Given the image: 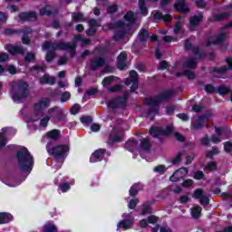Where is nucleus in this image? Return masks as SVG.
<instances>
[{"label": "nucleus", "mask_w": 232, "mask_h": 232, "mask_svg": "<svg viewBox=\"0 0 232 232\" xmlns=\"http://www.w3.org/2000/svg\"><path fill=\"white\" fill-rule=\"evenodd\" d=\"M42 48L43 50H49L45 56V60L47 61V63H52V61H53V59L55 58V53L53 52V50H68L70 51L72 57L75 55V44L58 43L51 45L49 42H46L44 44Z\"/></svg>", "instance_id": "obj_1"}, {"label": "nucleus", "mask_w": 232, "mask_h": 232, "mask_svg": "<svg viewBox=\"0 0 232 232\" xmlns=\"http://www.w3.org/2000/svg\"><path fill=\"white\" fill-rule=\"evenodd\" d=\"M173 97V91H165L161 92L156 98H147L145 100V103L147 106H150L149 112L147 113V117L153 119L157 113H159V104L162 102V101H168V99H171Z\"/></svg>", "instance_id": "obj_2"}, {"label": "nucleus", "mask_w": 232, "mask_h": 232, "mask_svg": "<svg viewBox=\"0 0 232 232\" xmlns=\"http://www.w3.org/2000/svg\"><path fill=\"white\" fill-rule=\"evenodd\" d=\"M10 93L13 101L22 102L28 97V83L24 81L12 82Z\"/></svg>", "instance_id": "obj_3"}, {"label": "nucleus", "mask_w": 232, "mask_h": 232, "mask_svg": "<svg viewBox=\"0 0 232 232\" xmlns=\"http://www.w3.org/2000/svg\"><path fill=\"white\" fill-rule=\"evenodd\" d=\"M125 22L128 24H124L122 22H118V31L115 33L113 39L115 41H119L120 39H122L126 34L130 33V28L131 27V24H134L135 19H137V14H133V12L130 11L124 15Z\"/></svg>", "instance_id": "obj_4"}, {"label": "nucleus", "mask_w": 232, "mask_h": 232, "mask_svg": "<svg viewBox=\"0 0 232 232\" xmlns=\"http://www.w3.org/2000/svg\"><path fill=\"white\" fill-rule=\"evenodd\" d=\"M16 157L20 169L30 173V171H32V168H34V157L30 154L28 149L24 148L18 150Z\"/></svg>", "instance_id": "obj_5"}, {"label": "nucleus", "mask_w": 232, "mask_h": 232, "mask_svg": "<svg viewBox=\"0 0 232 232\" xmlns=\"http://www.w3.org/2000/svg\"><path fill=\"white\" fill-rule=\"evenodd\" d=\"M46 150L47 153H49V155H53L56 160H59L61 157H64V154L70 151V148L68 147V145H58L56 147L52 148V141H49L47 143Z\"/></svg>", "instance_id": "obj_6"}, {"label": "nucleus", "mask_w": 232, "mask_h": 232, "mask_svg": "<svg viewBox=\"0 0 232 232\" xmlns=\"http://www.w3.org/2000/svg\"><path fill=\"white\" fill-rule=\"evenodd\" d=\"M122 139H124V129L121 125H115L109 135V144L122 142Z\"/></svg>", "instance_id": "obj_7"}, {"label": "nucleus", "mask_w": 232, "mask_h": 232, "mask_svg": "<svg viewBox=\"0 0 232 232\" xmlns=\"http://www.w3.org/2000/svg\"><path fill=\"white\" fill-rule=\"evenodd\" d=\"M48 106H50L49 98H42L40 101H38L34 105V113L32 116V121H39V117H41L43 110H46Z\"/></svg>", "instance_id": "obj_8"}, {"label": "nucleus", "mask_w": 232, "mask_h": 232, "mask_svg": "<svg viewBox=\"0 0 232 232\" xmlns=\"http://www.w3.org/2000/svg\"><path fill=\"white\" fill-rule=\"evenodd\" d=\"M122 217L124 219L118 223L117 231H119V229H123L124 231H127V229H131V227H133L134 218L130 214H123Z\"/></svg>", "instance_id": "obj_9"}, {"label": "nucleus", "mask_w": 232, "mask_h": 232, "mask_svg": "<svg viewBox=\"0 0 232 232\" xmlns=\"http://www.w3.org/2000/svg\"><path fill=\"white\" fill-rule=\"evenodd\" d=\"M150 133L154 139H159L160 135H171L173 133V126H168L166 130L161 128H151Z\"/></svg>", "instance_id": "obj_10"}, {"label": "nucleus", "mask_w": 232, "mask_h": 232, "mask_svg": "<svg viewBox=\"0 0 232 232\" xmlns=\"http://www.w3.org/2000/svg\"><path fill=\"white\" fill-rule=\"evenodd\" d=\"M193 198H198L201 206H208L209 204V198L204 194L202 188H197L193 194Z\"/></svg>", "instance_id": "obj_11"}, {"label": "nucleus", "mask_w": 232, "mask_h": 232, "mask_svg": "<svg viewBox=\"0 0 232 232\" xmlns=\"http://www.w3.org/2000/svg\"><path fill=\"white\" fill-rule=\"evenodd\" d=\"M6 131L7 133H12V135H15V129L12 128H4L2 129V132L0 133V150L1 148H5L6 146Z\"/></svg>", "instance_id": "obj_12"}, {"label": "nucleus", "mask_w": 232, "mask_h": 232, "mask_svg": "<svg viewBox=\"0 0 232 232\" xmlns=\"http://www.w3.org/2000/svg\"><path fill=\"white\" fill-rule=\"evenodd\" d=\"M188 175V169L181 168L174 172L172 176H170V182H179V180L182 179L183 177Z\"/></svg>", "instance_id": "obj_13"}, {"label": "nucleus", "mask_w": 232, "mask_h": 232, "mask_svg": "<svg viewBox=\"0 0 232 232\" xmlns=\"http://www.w3.org/2000/svg\"><path fill=\"white\" fill-rule=\"evenodd\" d=\"M5 48L11 55H19L24 53V49L23 47L15 46L12 44H5Z\"/></svg>", "instance_id": "obj_14"}, {"label": "nucleus", "mask_w": 232, "mask_h": 232, "mask_svg": "<svg viewBox=\"0 0 232 232\" xmlns=\"http://www.w3.org/2000/svg\"><path fill=\"white\" fill-rule=\"evenodd\" d=\"M137 77H138L137 72L131 71L130 72V80H127L125 82L126 86H130L131 84L130 91H132V92H135V90H137V88H138Z\"/></svg>", "instance_id": "obj_15"}, {"label": "nucleus", "mask_w": 232, "mask_h": 232, "mask_svg": "<svg viewBox=\"0 0 232 232\" xmlns=\"http://www.w3.org/2000/svg\"><path fill=\"white\" fill-rule=\"evenodd\" d=\"M195 58H188L184 63L183 68H188L190 70H193V68H197V59L200 57V54H198V50L195 51Z\"/></svg>", "instance_id": "obj_16"}, {"label": "nucleus", "mask_w": 232, "mask_h": 232, "mask_svg": "<svg viewBox=\"0 0 232 232\" xmlns=\"http://www.w3.org/2000/svg\"><path fill=\"white\" fill-rule=\"evenodd\" d=\"M104 153H106L104 149L95 150L91 156L90 162H100L104 158Z\"/></svg>", "instance_id": "obj_17"}, {"label": "nucleus", "mask_w": 232, "mask_h": 232, "mask_svg": "<svg viewBox=\"0 0 232 232\" xmlns=\"http://www.w3.org/2000/svg\"><path fill=\"white\" fill-rule=\"evenodd\" d=\"M18 18H19V21H36L37 13L35 12L21 13L18 15Z\"/></svg>", "instance_id": "obj_18"}, {"label": "nucleus", "mask_w": 232, "mask_h": 232, "mask_svg": "<svg viewBox=\"0 0 232 232\" xmlns=\"http://www.w3.org/2000/svg\"><path fill=\"white\" fill-rule=\"evenodd\" d=\"M150 148H151V144L150 143V140H148V139H143L141 140L140 150V157L144 158V154L150 152Z\"/></svg>", "instance_id": "obj_19"}, {"label": "nucleus", "mask_w": 232, "mask_h": 232, "mask_svg": "<svg viewBox=\"0 0 232 232\" xmlns=\"http://www.w3.org/2000/svg\"><path fill=\"white\" fill-rule=\"evenodd\" d=\"M174 6L178 12H182V14H188V12H189L188 5H186V1L184 0H177Z\"/></svg>", "instance_id": "obj_20"}, {"label": "nucleus", "mask_w": 232, "mask_h": 232, "mask_svg": "<svg viewBox=\"0 0 232 232\" xmlns=\"http://www.w3.org/2000/svg\"><path fill=\"white\" fill-rule=\"evenodd\" d=\"M104 63V58L96 57L91 61V69L97 70V68H101V66H103Z\"/></svg>", "instance_id": "obj_21"}, {"label": "nucleus", "mask_w": 232, "mask_h": 232, "mask_svg": "<svg viewBox=\"0 0 232 232\" xmlns=\"http://www.w3.org/2000/svg\"><path fill=\"white\" fill-rule=\"evenodd\" d=\"M126 102V98H118L116 100H112L107 103L109 108H111L112 110H115V108H118V106H122Z\"/></svg>", "instance_id": "obj_22"}, {"label": "nucleus", "mask_w": 232, "mask_h": 232, "mask_svg": "<svg viewBox=\"0 0 232 232\" xmlns=\"http://www.w3.org/2000/svg\"><path fill=\"white\" fill-rule=\"evenodd\" d=\"M206 121H208V116H200L193 121L192 127L194 130H200V128H202V124H204Z\"/></svg>", "instance_id": "obj_23"}, {"label": "nucleus", "mask_w": 232, "mask_h": 232, "mask_svg": "<svg viewBox=\"0 0 232 232\" xmlns=\"http://www.w3.org/2000/svg\"><path fill=\"white\" fill-rule=\"evenodd\" d=\"M41 84H49L50 86H53L55 84V78L50 76V74H44L40 78Z\"/></svg>", "instance_id": "obj_24"}, {"label": "nucleus", "mask_w": 232, "mask_h": 232, "mask_svg": "<svg viewBox=\"0 0 232 232\" xmlns=\"http://www.w3.org/2000/svg\"><path fill=\"white\" fill-rule=\"evenodd\" d=\"M117 59L119 70H124L126 68V53H121Z\"/></svg>", "instance_id": "obj_25"}, {"label": "nucleus", "mask_w": 232, "mask_h": 232, "mask_svg": "<svg viewBox=\"0 0 232 232\" xmlns=\"http://www.w3.org/2000/svg\"><path fill=\"white\" fill-rule=\"evenodd\" d=\"M200 21H202V14H198L194 15L190 19V29L195 30V26H197V24H198V23H200Z\"/></svg>", "instance_id": "obj_26"}, {"label": "nucleus", "mask_w": 232, "mask_h": 232, "mask_svg": "<svg viewBox=\"0 0 232 232\" xmlns=\"http://www.w3.org/2000/svg\"><path fill=\"white\" fill-rule=\"evenodd\" d=\"M226 37H227L226 33H222L216 38V41L208 42L207 46H210L211 44H220V43H223V41H226Z\"/></svg>", "instance_id": "obj_27"}, {"label": "nucleus", "mask_w": 232, "mask_h": 232, "mask_svg": "<svg viewBox=\"0 0 232 232\" xmlns=\"http://www.w3.org/2000/svg\"><path fill=\"white\" fill-rule=\"evenodd\" d=\"M137 146H139V142H137V140H130L129 141H127L125 148L129 150V151L133 152L134 150H137Z\"/></svg>", "instance_id": "obj_28"}, {"label": "nucleus", "mask_w": 232, "mask_h": 232, "mask_svg": "<svg viewBox=\"0 0 232 232\" xmlns=\"http://www.w3.org/2000/svg\"><path fill=\"white\" fill-rule=\"evenodd\" d=\"M12 219L9 213H0V224H8V222H12Z\"/></svg>", "instance_id": "obj_29"}, {"label": "nucleus", "mask_w": 232, "mask_h": 232, "mask_svg": "<svg viewBox=\"0 0 232 232\" xmlns=\"http://www.w3.org/2000/svg\"><path fill=\"white\" fill-rule=\"evenodd\" d=\"M140 189H142V184H134L130 189V197H135V195H137Z\"/></svg>", "instance_id": "obj_30"}, {"label": "nucleus", "mask_w": 232, "mask_h": 232, "mask_svg": "<svg viewBox=\"0 0 232 232\" xmlns=\"http://www.w3.org/2000/svg\"><path fill=\"white\" fill-rule=\"evenodd\" d=\"M117 77L115 76H108V77H105L102 82V86H110V84H113V82H117Z\"/></svg>", "instance_id": "obj_31"}, {"label": "nucleus", "mask_w": 232, "mask_h": 232, "mask_svg": "<svg viewBox=\"0 0 232 232\" xmlns=\"http://www.w3.org/2000/svg\"><path fill=\"white\" fill-rule=\"evenodd\" d=\"M191 211V217L193 218H198L200 217V214L202 213V208L200 206H196L190 209Z\"/></svg>", "instance_id": "obj_32"}, {"label": "nucleus", "mask_w": 232, "mask_h": 232, "mask_svg": "<svg viewBox=\"0 0 232 232\" xmlns=\"http://www.w3.org/2000/svg\"><path fill=\"white\" fill-rule=\"evenodd\" d=\"M77 41H82V44L83 46H86V44H90V39H83V40H82V37L81 35H76V36L74 37V42H72V43H67V44H74L75 48H77V45L75 44V43H76Z\"/></svg>", "instance_id": "obj_33"}, {"label": "nucleus", "mask_w": 232, "mask_h": 232, "mask_svg": "<svg viewBox=\"0 0 232 232\" xmlns=\"http://www.w3.org/2000/svg\"><path fill=\"white\" fill-rule=\"evenodd\" d=\"M41 15H52L53 14V6L47 5L40 9Z\"/></svg>", "instance_id": "obj_34"}, {"label": "nucleus", "mask_w": 232, "mask_h": 232, "mask_svg": "<svg viewBox=\"0 0 232 232\" xmlns=\"http://www.w3.org/2000/svg\"><path fill=\"white\" fill-rule=\"evenodd\" d=\"M44 232H57V227L52 223H47L44 226Z\"/></svg>", "instance_id": "obj_35"}, {"label": "nucleus", "mask_w": 232, "mask_h": 232, "mask_svg": "<svg viewBox=\"0 0 232 232\" xmlns=\"http://www.w3.org/2000/svg\"><path fill=\"white\" fill-rule=\"evenodd\" d=\"M155 19H163V21H171V19H173V17H171V15L169 14H162L161 13H155L154 14Z\"/></svg>", "instance_id": "obj_36"}, {"label": "nucleus", "mask_w": 232, "mask_h": 232, "mask_svg": "<svg viewBox=\"0 0 232 232\" xmlns=\"http://www.w3.org/2000/svg\"><path fill=\"white\" fill-rule=\"evenodd\" d=\"M55 113H63V109H60L59 107H53L48 110V117H53Z\"/></svg>", "instance_id": "obj_37"}, {"label": "nucleus", "mask_w": 232, "mask_h": 232, "mask_svg": "<svg viewBox=\"0 0 232 232\" xmlns=\"http://www.w3.org/2000/svg\"><path fill=\"white\" fill-rule=\"evenodd\" d=\"M47 139H52L53 140H56V139H59V130H53L47 133Z\"/></svg>", "instance_id": "obj_38"}, {"label": "nucleus", "mask_w": 232, "mask_h": 232, "mask_svg": "<svg viewBox=\"0 0 232 232\" xmlns=\"http://www.w3.org/2000/svg\"><path fill=\"white\" fill-rule=\"evenodd\" d=\"M139 6L141 14L143 15H148V8H146V4L144 3V0L139 1Z\"/></svg>", "instance_id": "obj_39"}, {"label": "nucleus", "mask_w": 232, "mask_h": 232, "mask_svg": "<svg viewBox=\"0 0 232 232\" xmlns=\"http://www.w3.org/2000/svg\"><path fill=\"white\" fill-rule=\"evenodd\" d=\"M72 99V94L69 92H64L61 95V102H68V101Z\"/></svg>", "instance_id": "obj_40"}, {"label": "nucleus", "mask_w": 232, "mask_h": 232, "mask_svg": "<svg viewBox=\"0 0 232 232\" xmlns=\"http://www.w3.org/2000/svg\"><path fill=\"white\" fill-rule=\"evenodd\" d=\"M148 37H150V35L148 34V31L146 29H142L140 34H139V40L140 41H144L145 39H148Z\"/></svg>", "instance_id": "obj_41"}, {"label": "nucleus", "mask_w": 232, "mask_h": 232, "mask_svg": "<svg viewBox=\"0 0 232 232\" xmlns=\"http://www.w3.org/2000/svg\"><path fill=\"white\" fill-rule=\"evenodd\" d=\"M72 21L82 22L84 21V16L82 13H73L72 14Z\"/></svg>", "instance_id": "obj_42"}, {"label": "nucleus", "mask_w": 232, "mask_h": 232, "mask_svg": "<svg viewBox=\"0 0 232 232\" xmlns=\"http://www.w3.org/2000/svg\"><path fill=\"white\" fill-rule=\"evenodd\" d=\"M166 169H167L166 166L159 165V166H156L153 170L155 173H160V175H162V173L166 172Z\"/></svg>", "instance_id": "obj_43"}, {"label": "nucleus", "mask_w": 232, "mask_h": 232, "mask_svg": "<svg viewBox=\"0 0 232 232\" xmlns=\"http://www.w3.org/2000/svg\"><path fill=\"white\" fill-rule=\"evenodd\" d=\"M184 153L179 152L174 159H172L171 162L172 164H179L180 160H182V156Z\"/></svg>", "instance_id": "obj_44"}, {"label": "nucleus", "mask_w": 232, "mask_h": 232, "mask_svg": "<svg viewBox=\"0 0 232 232\" xmlns=\"http://www.w3.org/2000/svg\"><path fill=\"white\" fill-rule=\"evenodd\" d=\"M121 90H122V86L121 85H114V86H111L108 89V92L110 93H115L117 92H121Z\"/></svg>", "instance_id": "obj_45"}, {"label": "nucleus", "mask_w": 232, "mask_h": 232, "mask_svg": "<svg viewBox=\"0 0 232 232\" xmlns=\"http://www.w3.org/2000/svg\"><path fill=\"white\" fill-rule=\"evenodd\" d=\"M79 110H81V105L76 103L71 107L70 112L72 115H77V113H79Z\"/></svg>", "instance_id": "obj_46"}, {"label": "nucleus", "mask_w": 232, "mask_h": 232, "mask_svg": "<svg viewBox=\"0 0 232 232\" xmlns=\"http://www.w3.org/2000/svg\"><path fill=\"white\" fill-rule=\"evenodd\" d=\"M48 122H50V116H44L41 121H40V126H43L44 128H46L48 126Z\"/></svg>", "instance_id": "obj_47"}, {"label": "nucleus", "mask_w": 232, "mask_h": 232, "mask_svg": "<svg viewBox=\"0 0 232 232\" xmlns=\"http://www.w3.org/2000/svg\"><path fill=\"white\" fill-rule=\"evenodd\" d=\"M218 93H219V95H226L227 93H229V88L226 86H220L218 89Z\"/></svg>", "instance_id": "obj_48"}, {"label": "nucleus", "mask_w": 232, "mask_h": 232, "mask_svg": "<svg viewBox=\"0 0 232 232\" xmlns=\"http://www.w3.org/2000/svg\"><path fill=\"white\" fill-rule=\"evenodd\" d=\"M150 213H151V207H150V205L143 206L141 215H148Z\"/></svg>", "instance_id": "obj_49"}, {"label": "nucleus", "mask_w": 232, "mask_h": 232, "mask_svg": "<svg viewBox=\"0 0 232 232\" xmlns=\"http://www.w3.org/2000/svg\"><path fill=\"white\" fill-rule=\"evenodd\" d=\"M59 189L62 190V193H66L70 189V185L68 183H64L59 186Z\"/></svg>", "instance_id": "obj_50"}, {"label": "nucleus", "mask_w": 232, "mask_h": 232, "mask_svg": "<svg viewBox=\"0 0 232 232\" xmlns=\"http://www.w3.org/2000/svg\"><path fill=\"white\" fill-rule=\"evenodd\" d=\"M182 30V25L180 24V20L176 22V26L174 28V34H179Z\"/></svg>", "instance_id": "obj_51"}, {"label": "nucleus", "mask_w": 232, "mask_h": 232, "mask_svg": "<svg viewBox=\"0 0 232 232\" xmlns=\"http://www.w3.org/2000/svg\"><path fill=\"white\" fill-rule=\"evenodd\" d=\"M218 149L213 148L212 150H210L207 153V157H208V159H211V157H213V155H218Z\"/></svg>", "instance_id": "obj_52"}, {"label": "nucleus", "mask_w": 232, "mask_h": 232, "mask_svg": "<svg viewBox=\"0 0 232 232\" xmlns=\"http://www.w3.org/2000/svg\"><path fill=\"white\" fill-rule=\"evenodd\" d=\"M188 79L193 80L195 79V72L191 71H185L183 73Z\"/></svg>", "instance_id": "obj_53"}, {"label": "nucleus", "mask_w": 232, "mask_h": 232, "mask_svg": "<svg viewBox=\"0 0 232 232\" xmlns=\"http://www.w3.org/2000/svg\"><path fill=\"white\" fill-rule=\"evenodd\" d=\"M139 204V199H130L129 202V208L134 209V208Z\"/></svg>", "instance_id": "obj_54"}, {"label": "nucleus", "mask_w": 232, "mask_h": 232, "mask_svg": "<svg viewBox=\"0 0 232 232\" xmlns=\"http://www.w3.org/2000/svg\"><path fill=\"white\" fill-rule=\"evenodd\" d=\"M8 59H10V57L8 56V53H0V63H5V62L8 61Z\"/></svg>", "instance_id": "obj_55"}, {"label": "nucleus", "mask_w": 232, "mask_h": 232, "mask_svg": "<svg viewBox=\"0 0 232 232\" xmlns=\"http://www.w3.org/2000/svg\"><path fill=\"white\" fill-rule=\"evenodd\" d=\"M32 70H36V72H44L46 70V65L41 64V65H35L32 68Z\"/></svg>", "instance_id": "obj_56"}, {"label": "nucleus", "mask_w": 232, "mask_h": 232, "mask_svg": "<svg viewBox=\"0 0 232 232\" xmlns=\"http://www.w3.org/2000/svg\"><path fill=\"white\" fill-rule=\"evenodd\" d=\"M89 26L92 27V28H97V26H101V24H99V22L95 19H92L89 21Z\"/></svg>", "instance_id": "obj_57"}, {"label": "nucleus", "mask_w": 232, "mask_h": 232, "mask_svg": "<svg viewBox=\"0 0 232 232\" xmlns=\"http://www.w3.org/2000/svg\"><path fill=\"white\" fill-rule=\"evenodd\" d=\"M7 9L10 10L11 14H14L15 12H19V6L14 5H8Z\"/></svg>", "instance_id": "obj_58"}, {"label": "nucleus", "mask_w": 232, "mask_h": 232, "mask_svg": "<svg viewBox=\"0 0 232 232\" xmlns=\"http://www.w3.org/2000/svg\"><path fill=\"white\" fill-rule=\"evenodd\" d=\"M81 122H82L83 124H90V122H92V117L83 116L81 118Z\"/></svg>", "instance_id": "obj_59"}, {"label": "nucleus", "mask_w": 232, "mask_h": 232, "mask_svg": "<svg viewBox=\"0 0 232 232\" xmlns=\"http://www.w3.org/2000/svg\"><path fill=\"white\" fill-rule=\"evenodd\" d=\"M34 59H35V54L34 53H28L26 55H25V61L27 63H30V61H34Z\"/></svg>", "instance_id": "obj_60"}, {"label": "nucleus", "mask_w": 232, "mask_h": 232, "mask_svg": "<svg viewBox=\"0 0 232 232\" xmlns=\"http://www.w3.org/2000/svg\"><path fill=\"white\" fill-rule=\"evenodd\" d=\"M215 90V87H213V85L211 84L206 85L205 87V91L207 92V93H214Z\"/></svg>", "instance_id": "obj_61"}, {"label": "nucleus", "mask_w": 232, "mask_h": 232, "mask_svg": "<svg viewBox=\"0 0 232 232\" xmlns=\"http://www.w3.org/2000/svg\"><path fill=\"white\" fill-rule=\"evenodd\" d=\"M147 220H148L149 224H157L159 218L155 216H150L148 218Z\"/></svg>", "instance_id": "obj_62"}, {"label": "nucleus", "mask_w": 232, "mask_h": 232, "mask_svg": "<svg viewBox=\"0 0 232 232\" xmlns=\"http://www.w3.org/2000/svg\"><path fill=\"white\" fill-rule=\"evenodd\" d=\"M207 169H210L211 171L217 169V163L215 162H209L207 166H206Z\"/></svg>", "instance_id": "obj_63"}, {"label": "nucleus", "mask_w": 232, "mask_h": 232, "mask_svg": "<svg viewBox=\"0 0 232 232\" xmlns=\"http://www.w3.org/2000/svg\"><path fill=\"white\" fill-rule=\"evenodd\" d=\"M92 131H99L101 130V126L97 123H93L91 125Z\"/></svg>", "instance_id": "obj_64"}]
</instances>
